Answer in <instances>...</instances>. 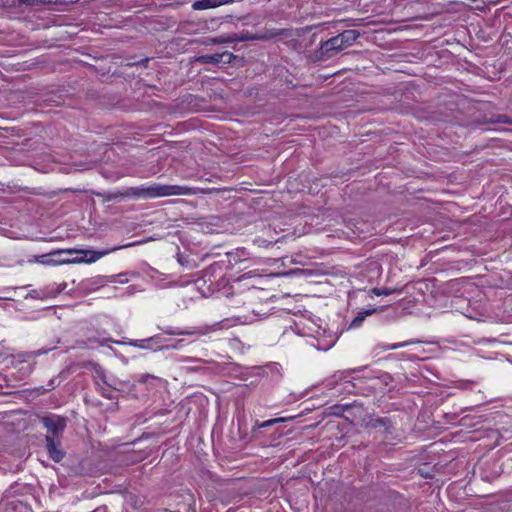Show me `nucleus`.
<instances>
[{"label": "nucleus", "instance_id": "nucleus-1", "mask_svg": "<svg viewBox=\"0 0 512 512\" xmlns=\"http://www.w3.org/2000/svg\"><path fill=\"white\" fill-rule=\"evenodd\" d=\"M118 248L104 251L83 250V249H59L49 254L36 256L35 262L56 266L63 264L94 263Z\"/></svg>", "mask_w": 512, "mask_h": 512}, {"label": "nucleus", "instance_id": "nucleus-2", "mask_svg": "<svg viewBox=\"0 0 512 512\" xmlns=\"http://www.w3.org/2000/svg\"><path fill=\"white\" fill-rule=\"evenodd\" d=\"M360 36L357 30H346L321 43L315 52L317 61H325L338 55L342 50L350 47Z\"/></svg>", "mask_w": 512, "mask_h": 512}, {"label": "nucleus", "instance_id": "nucleus-3", "mask_svg": "<svg viewBox=\"0 0 512 512\" xmlns=\"http://www.w3.org/2000/svg\"><path fill=\"white\" fill-rule=\"evenodd\" d=\"M199 189L179 185H160L155 184L147 188H129L126 192L120 193V196H134L157 198L171 195H194Z\"/></svg>", "mask_w": 512, "mask_h": 512}, {"label": "nucleus", "instance_id": "nucleus-4", "mask_svg": "<svg viewBox=\"0 0 512 512\" xmlns=\"http://www.w3.org/2000/svg\"><path fill=\"white\" fill-rule=\"evenodd\" d=\"M287 30H270L263 34L252 35L248 32L242 33L240 35H232V43L233 42H243L248 40H268L278 35H288Z\"/></svg>", "mask_w": 512, "mask_h": 512}, {"label": "nucleus", "instance_id": "nucleus-5", "mask_svg": "<svg viewBox=\"0 0 512 512\" xmlns=\"http://www.w3.org/2000/svg\"><path fill=\"white\" fill-rule=\"evenodd\" d=\"M43 424L52 433H58L66 426L65 419L60 416L45 417L43 418Z\"/></svg>", "mask_w": 512, "mask_h": 512}, {"label": "nucleus", "instance_id": "nucleus-6", "mask_svg": "<svg viewBox=\"0 0 512 512\" xmlns=\"http://www.w3.org/2000/svg\"><path fill=\"white\" fill-rule=\"evenodd\" d=\"M234 0H199L193 3L192 8L194 10H205L217 8L223 4L233 3Z\"/></svg>", "mask_w": 512, "mask_h": 512}, {"label": "nucleus", "instance_id": "nucleus-7", "mask_svg": "<svg viewBox=\"0 0 512 512\" xmlns=\"http://www.w3.org/2000/svg\"><path fill=\"white\" fill-rule=\"evenodd\" d=\"M46 441H47V450H48V453L50 455V457L55 461V462H59L62 460L63 458V453L62 451L57 447L56 443L54 442V440L50 437H47L46 438Z\"/></svg>", "mask_w": 512, "mask_h": 512}, {"label": "nucleus", "instance_id": "nucleus-8", "mask_svg": "<svg viewBox=\"0 0 512 512\" xmlns=\"http://www.w3.org/2000/svg\"><path fill=\"white\" fill-rule=\"evenodd\" d=\"M30 6H39L45 4H55V5H68L77 2L78 0H23Z\"/></svg>", "mask_w": 512, "mask_h": 512}, {"label": "nucleus", "instance_id": "nucleus-9", "mask_svg": "<svg viewBox=\"0 0 512 512\" xmlns=\"http://www.w3.org/2000/svg\"><path fill=\"white\" fill-rule=\"evenodd\" d=\"M196 61L203 63V64H208V63L218 64L221 62V56H219L218 53L213 54V55H203V56L197 57Z\"/></svg>", "mask_w": 512, "mask_h": 512}, {"label": "nucleus", "instance_id": "nucleus-10", "mask_svg": "<svg viewBox=\"0 0 512 512\" xmlns=\"http://www.w3.org/2000/svg\"><path fill=\"white\" fill-rule=\"evenodd\" d=\"M204 44H227L232 43V35L231 36H219L214 38H209L207 41L203 42Z\"/></svg>", "mask_w": 512, "mask_h": 512}, {"label": "nucleus", "instance_id": "nucleus-11", "mask_svg": "<svg viewBox=\"0 0 512 512\" xmlns=\"http://www.w3.org/2000/svg\"><path fill=\"white\" fill-rule=\"evenodd\" d=\"M378 309H371V310H366L364 312H361L358 314V316L352 321L351 325L352 326H359L362 321L365 319L366 316H369V315H372L373 313L377 312Z\"/></svg>", "mask_w": 512, "mask_h": 512}, {"label": "nucleus", "instance_id": "nucleus-12", "mask_svg": "<svg viewBox=\"0 0 512 512\" xmlns=\"http://www.w3.org/2000/svg\"><path fill=\"white\" fill-rule=\"evenodd\" d=\"M401 290L400 289H397V288H373L372 289V293L377 295V296H381V295H391L393 293H396V292H400Z\"/></svg>", "mask_w": 512, "mask_h": 512}, {"label": "nucleus", "instance_id": "nucleus-13", "mask_svg": "<svg viewBox=\"0 0 512 512\" xmlns=\"http://www.w3.org/2000/svg\"><path fill=\"white\" fill-rule=\"evenodd\" d=\"M219 56H221V62L223 63H231L235 58L236 56L230 52H223V53H218Z\"/></svg>", "mask_w": 512, "mask_h": 512}, {"label": "nucleus", "instance_id": "nucleus-14", "mask_svg": "<svg viewBox=\"0 0 512 512\" xmlns=\"http://www.w3.org/2000/svg\"><path fill=\"white\" fill-rule=\"evenodd\" d=\"M0 4L6 7H14L17 6V4H25L29 6L26 2L23 0H0Z\"/></svg>", "mask_w": 512, "mask_h": 512}, {"label": "nucleus", "instance_id": "nucleus-15", "mask_svg": "<svg viewBox=\"0 0 512 512\" xmlns=\"http://www.w3.org/2000/svg\"><path fill=\"white\" fill-rule=\"evenodd\" d=\"M284 420H285L284 418H275V419H270V420L264 421V422H262L261 424H259V428L268 427V426H271V425H273V424H276V423L282 422V421H284Z\"/></svg>", "mask_w": 512, "mask_h": 512}, {"label": "nucleus", "instance_id": "nucleus-16", "mask_svg": "<svg viewBox=\"0 0 512 512\" xmlns=\"http://www.w3.org/2000/svg\"><path fill=\"white\" fill-rule=\"evenodd\" d=\"M402 346H404V344H396V345H393V347H392V348H393V349H396V348H398V347H402Z\"/></svg>", "mask_w": 512, "mask_h": 512}, {"label": "nucleus", "instance_id": "nucleus-17", "mask_svg": "<svg viewBox=\"0 0 512 512\" xmlns=\"http://www.w3.org/2000/svg\"><path fill=\"white\" fill-rule=\"evenodd\" d=\"M116 197H118V195H115V196H109V197H108V199H109V200H112V199H114V198H116Z\"/></svg>", "mask_w": 512, "mask_h": 512}]
</instances>
